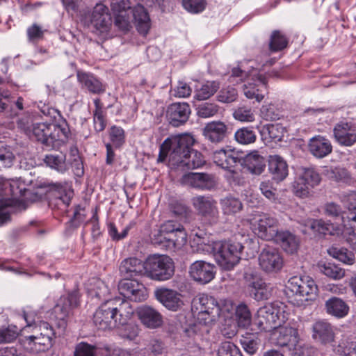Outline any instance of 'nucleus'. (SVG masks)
<instances>
[{
	"instance_id": "393cba45",
	"label": "nucleus",
	"mask_w": 356,
	"mask_h": 356,
	"mask_svg": "<svg viewBox=\"0 0 356 356\" xmlns=\"http://www.w3.org/2000/svg\"><path fill=\"white\" fill-rule=\"evenodd\" d=\"M91 24L100 33L108 31L111 25V17L106 6L102 3L96 4L92 13Z\"/></svg>"
},
{
	"instance_id": "4c0bfd02",
	"label": "nucleus",
	"mask_w": 356,
	"mask_h": 356,
	"mask_svg": "<svg viewBox=\"0 0 356 356\" xmlns=\"http://www.w3.org/2000/svg\"><path fill=\"white\" fill-rule=\"evenodd\" d=\"M259 85L255 83L248 82L243 86V91L245 96L250 99H254L256 102H260L263 100L264 95L262 93V88H266L265 78L261 75L258 76Z\"/></svg>"
},
{
	"instance_id": "f8f14e48",
	"label": "nucleus",
	"mask_w": 356,
	"mask_h": 356,
	"mask_svg": "<svg viewBox=\"0 0 356 356\" xmlns=\"http://www.w3.org/2000/svg\"><path fill=\"white\" fill-rule=\"evenodd\" d=\"M192 204L202 220L209 225H213L219 221V211L216 202L209 196L198 195L193 197Z\"/></svg>"
},
{
	"instance_id": "1a4fd4ad",
	"label": "nucleus",
	"mask_w": 356,
	"mask_h": 356,
	"mask_svg": "<svg viewBox=\"0 0 356 356\" xmlns=\"http://www.w3.org/2000/svg\"><path fill=\"white\" fill-rule=\"evenodd\" d=\"M342 223L346 241L356 251V192H351L346 197Z\"/></svg>"
},
{
	"instance_id": "774afa93",
	"label": "nucleus",
	"mask_w": 356,
	"mask_h": 356,
	"mask_svg": "<svg viewBox=\"0 0 356 356\" xmlns=\"http://www.w3.org/2000/svg\"><path fill=\"white\" fill-rule=\"evenodd\" d=\"M291 356H312L315 350L314 348L305 344H300L299 341L298 343L292 347Z\"/></svg>"
},
{
	"instance_id": "09e8293b",
	"label": "nucleus",
	"mask_w": 356,
	"mask_h": 356,
	"mask_svg": "<svg viewBox=\"0 0 356 356\" xmlns=\"http://www.w3.org/2000/svg\"><path fill=\"white\" fill-rule=\"evenodd\" d=\"M218 88L219 84L217 82L207 81L196 90L195 98L200 101L206 100L213 96Z\"/></svg>"
},
{
	"instance_id": "c85d7f7f",
	"label": "nucleus",
	"mask_w": 356,
	"mask_h": 356,
	"mask_svg": "<svg viewBox=\"0 0 356 356\" xmlns=\"http://www.w3.org/2000/svg\"><path fill=\"white\" fill-rule=\"evenodd\" d=\"M273 241L291 254L296 253L300 246L298 237L289 231H279Z\"/></svg>"
},
{
	"instance_id": "a19ab883",
	"label": "nucleus",
	"mask_w": 356,
	"mask_h": 356,
	"mask_svg": "<svg viewBox=\"0 0 356 356\" xmlns=\"http://www.w3.org/2000/svg\"><path fill=\"white\" fill-rule=\"evenodd\" d=\"M240 343L243 350L250 355L256 354L261 346V341L255 333L247 332L242 335Z\"/></svg>"
},
{
	"instance_id": "473e14b6",
	"label": "nucleus",
	"mask_w": 356,
	"mask_h": 356,
	"mask_svg": "<svg viewBox=\"0 0 356 356\" xmlns=\"http://www.w3.org/2000/svg\"><path fill=\"white\" fill-rule=\"evenodd\" d=\"M313 338L322 343L333 342L334 333L331 325L325 321H317L313 325Z\"/></svg>"
},
{
	"instance_id": "72a5a7b5",
	"label": "nucleus",
	"mask_w": 356,
	"mask_h": 356,
	"mask_svg": "<svg viewBox=\"0 0 356 356\" xmlns=\"http://www.w3.org/2000/svg\"><path fill=\"white\" fill-rule=\"evenodd\" d=\"M309 149L314 156L323 158L332 152V146L327 139L318 136L310 140Z\"/></svg>"
},
{
	"instance_id": "f03ea898",
	"label": "nucleus",
	"mask_w": 356,
	"mask_h": 356,
	"mask_svg": "<svg viewBox=\"0 0 356 356\" xmlns=\"http://www.w3.org/2000/svg\"><path fill=\"white\" fill-rule=\"evenodd\" d=\"M193 136L188 134L172 135L167 138L161 145L158 162H164L168 158L171 166L177 165L178 161L184 158L195 143Z\"/></svg>"
},
{
	"instance_id": "aec40b11",
	"label": "nucleus",
	"mask_w": 356,
	"mask_h": 356,
	"mask_svg": "<svg viewBox=\"0 0 356 356\" xmlns=\"http://www.w3.org/2000/svg\"><path fill=\"white\" fill-rule=\"evenodd\" d=\"M254 233L261 239L272 241L278 230V221L276 218L264 215L253 225Z\"/></svg>"
},
{
	"instance_id": "6e6d98bb",
	"label": "nucleus",
	"mask_w": 356,
	"mask_h": 356,
	"mask_svg": "<svg viewBox=\"0 0 356 356\" xmlns=\"http://www.w3.org/2000/svg\"><path fill=\"white\" fill-rule=\"evenodd\" d=\"M109 137L115 148H120L125 143V134L124 129L118 126L113 125L109 129Z\"/></svg>"
},
{
	"instance_id": "7c9ffc66",
	"label": "nucleus",
	"mask_w": 356,
	"mask_h": 356,
	"mask_svg": "<svg viewBox=\"0 0 356 356\" xmlns=\"http://www.w3.org/2000/svg\"><path fill=\"white\" fill-rule=\"evenodd\" d=\"M337 141L344 146H351L356 142V131L348 123L337 124L334 128Z\"/></svg>"
},
{
	"instance_id": "5fc2aeb1",
	"label": "nucleus",
	"mask_w": 356,
	"mask_h": 356,
	"mask_svg": "<svg viewBox=\"0 0 356 356\" xmlns=\"http://www.w3.org/2000/svg\"><path fill=\"white\" fill-rule=\"evenodd\" d=\"M260 115L264 120L267 121L277 120L282 116L281 111L273 104L262 106Z\"/></svg>"
},
{
	"instance_id": "a18cd8bd",
	"label": "nucleus",
	"mask_w": 356,
	"mask_h": 356,
	"mask_svg": "<svg viewBox=\"0 0 356 356\" xmlns=\"http://www.w3.org/2000/svg\"><path fill=\"white\" fill-rule=\"evenodd\" d=\"M15 160L13 149L10 146L0 143V170L11 168Z\"/></svg>"
},
{
	"instance_id": "338daca9",
	"label": "nucleus",
	"mask_w": 356,
	"mask_h": 356,
	"mask_svg": "<svg viewBox=\"0 0 356 356\" xmlns=\"http://www.w3.org/2000/svg\"><path fill=\"white\" fill-rule=\"evenodd\" d=\"M233 116L236 120L241 122H253L254 120L253 111L246 107L238 108L234 111Z\"/></svg>"
},
{
	"instance_id": "79ce46f5",
	"label": "nucleus",
	"mask_w": 356,
	"mask_h": 356,
	"mask_svg": "<svg viewBox=\"0 0 356 356\" xmlns=\"http://www.w3.org/2000/svg\"><path fill=\"white\" fill-rule=\"evenodd\" d=\"M220 206L225 215H234L243 209V204L239 199L232 196L221 199Z\"/></svg>"
},
{
	"instance_id": "b1692460",
	"label": "nucleus",
	"mask_w": 356,
	"mask_h": 356,
	"mask_svg": "<svg viewBox=\"0 0 356 356\" xmlns=\"http://www.w3.org/2000/svg\"><path fill=\"white\" fill-rule=\"evenodd\" d=\"M267 163L268 170L273 180L278 183L287 177L289 166L283 157L277 154L269 155Z\"/></svg>"
},
{
	"instance_id": "052dcab7",
	"label": "nucleus",
	"mask_w": 356,
	"mask_h": 356,
	"mask_svg": "<svg viewBox=\"0 0 356 356\" xmlns=\"http://www.w3.org/2000/svg\"><path fill=\"white\" fill-rule=\"evenodd\" d=\"M320 270L327 277L334 280H339L345 275V272L342 268L332 263H327L320 266Z\"/></svg>"
},
{
	"instance_id": "3c124183",
	"label": "nucleus",
	"mask_w": 356,
	"mask_h": 356,
	"mask_svg": "<svg viewBox=\"0 0 356 356\" xmlns=\"http://www.w3.org/2000/svg\"><path fill=\"white\" fill-rule=\"evenodd\" d=\"M234 138L238 143L248 145L254 143L257 136L252 128L243 127L236 131Z\"/></svg>"
},
{
	"instance_id": "864d4df0",
	"label": "nucleus",
	"mask_w": 356,
	"mask_h": 356,
	"mask_svg": "<svg viewBox=\"0 0 356 356\" xmlns=\"http://www.w3.org/2000/svg\"><path fill=\"white\" fill-rule=\"evenodd\" d=\"M133 315L129 317L126 323L123 325H119L116 327L121 329L120 335L123 338L128 339L129 340H134L138 334V325L131 321Z\"/></svg>"
},
{
	"instance_id": "bf43d9fd",
	"label": "nucleus",
	"mask_w": 356,
	"mask_h": 356,
	"mask_svg": "<svg viewBox=\"0 0 356 356\" xmlns=\"http://www.w3.org/2000/svg\"><path fill=\"white\" fill-rule=\"evenodd\" d=\"M311 187L299 176L292 184L293 194L300 198L307 197L310 194Z\"/></svg>"
},
{
	"instance_id": "4468645a",
	"label": "nucleus",
	"mask_w": 356,
	"mask_h": 356,
	"mask_svg": "<svg viewBox=\"0 0 356 356\" xmlns=\"http://www.w3.org/2000/svg\"><path fill=\"white\" fill-rule=\"evenodd\" d=\"M272 331V342L276 346L286 347L289 350H291L300 339L298 330L292 327L278 326Z\"/></svg>"
},
{
	"instance_id": "0eeeda50",
	"label": "nucleus",
	"mask_w": 356,
	"mask_h": 356,
	"mask_svg": "<svg viewBox=\"0 0 356 356\" xmlns=\"http://www.w3.org/2000/svg\"><path fill=\"white\" fill-rule=\"evenodd\" d=\"M243 246L236 241L214 242L213 251L218 265L226 270H232L240 261Z\"/></svg>"
},
{
	"instance_id": "412c9836",
	"label": "nucleus",
	"mask_w": 356,
	"mask_h": 356,
	"mask_svg": "<svg viewBox=\"0 0 356 356\" xmlns=\"http://www.w3.org/2000/svg\"><path fill=\"white\" fill-rule=\"evenodd\" d=\"M154 296L156 300L169 310L176 312L184 305L182 295L173 289L158 288L154 291Z\"/></svg>"
},
{
	"instance_id": "603ef678",
	"label": "nucleus",
	"mask_w": 356,
	"mask_h": 356,
	"mask_svg": "<svg viewBox=\"0 0 356 356\" xmlns=\"http://www.w3.org/2000/svg\"><path fill=\"white\" fill-rule=\"evenodd\" d=\"M236 316L239 327H246L251 323V313L244 303L239 304L236 308Z\"/></svg>"
},
{
	"instance_id": "f3484780",
	"label": "nucleus",
	"mask_w": 356,
	"mask_h": 356,
	"mask_svg": "<svg viewBox=\"0 0 356 356\" xmlns=\"http://www.w3.org/2000/svg\"><path fill=\"white\" fill-rule=\"evenodd\" d=\"M241 153L235 149H220L212 155L214 163L232 174L236 173L234 168L239 164Z\"/></svg>"
},
{
	"instance_id": "7ed1b4c3",
	"label": "nucleus",
	"mask_w": 356,
	"mask_h": 356,
	"mask_svg": "<svg viewBox=\"0 0 356 356\" xmlns=\"http://www.w3.org/2000/svg\"><path fill=\"white\" fill-rule=\"evenodd\" d=\"M285 294L289 302L300 307L305 305L306 302L316 300L318 295V286L314 280L309 277L294 276L288 281Z\"/></svg>"
},
{
	"instance_id": "a211bd4d",
	"label": "nucleus",
	"mask_w": 356,
	"mask_h": 356,
	"mask_svg": "<svg viewBox=\"0 0 356 356\" xmlns=\"http://www.w3.org/2000/svg\"><path fill=\"white\" fill-rule=\"evenodd\" d=\"M216 266L203 260L193 262L189 268L191 278L200 284L209 283L215 277Z\"/></svg>"
},
{
	"instance_id": "de8ad7c7",
	"label": "nucleus",
	"mask_w": 356,
	"mask_h": 356,
	"mask_svg": "<svg viewBox=\"0 0 356 356\" xmlns=\"http://www.w3.org/2000/svg\"><path fill=\"white\" fill-rule=\"evenodd\" d=\"M327 252L330 256L345 264H353L355 261L354 254L345 248L332 246L327 250Z\"/></svg>"
},
{
	"instance_id": "cd10ccee",
	"label": "nucleus",
	"mask_w": 356,
	"mask_h": 356,
	"mask_svg": "<svg viewBox=\"0 0 356 356\" xmlns=\"http://www.w3.org/2000/svg\"><path fill=\"white\" fill-rule=\"evenodd\" d=\"M181 182L182 184L200 189H209L213 184L212 176L207 173L184 174L181 179Z\"/></svg>"
},
{
	"instance_id": "49530a36",
	"label": "nucleus",
	"mask_w": 356,
	"mask_h": 356,
	"mask_svg": "<svg viewBox=\"0 0 356 356\" xmlns=\"http://www.w3.org/2000/svg\"><path fill=\"white\" fill-rule=\"evenodd\" d=\"M325 175L330 180L337 182H348L351 176L350 172L343 167H331L325 170Z\"/></svg>"
},
{
	"instance_id": "0e129e2a",
	"label": "nucleus",
	"mask_w": 356,
	"mask_h": 356,
	"mask_svg": "<svg viewBox=\"0 0 356 356\" xmlns=\"http://www.w3.org/2000/svg\"><path fill=\"white\" fill-rule=\"evenodd\" d=\"M218 356H243L238 348L230 341L221 343L218 350Z\"/></svg>"
},
{
	"instance_id": "e2e57ef3",
	"label": "nucleus",
	"mask_w": 356,
	"mask_h": 356,
	"mask_svg": "<svg viewBox=\"0 0 356 356\" xmlns=\"http://www.w3.org/2000/svg\"><path fill=\"white\" fill-rule=\"evenodd\" d=\"M96 346L82 341L76 345L73 356H96Z\"/></svg>"
},
{
	"instance_id": "c03bdc74",
	"label": "nucleus",
	"mask_w": 356,
	"mask_h": 356,
	"mask_svg": "<svg viewBox=\"0 0 356 356\" xmlns=\"http://www.w3.org/2000/svg\"><path fill=\"white\" fill-rule=\"evenodd\" d=\"M306 226L309 227L314 233L320 235L333 234V225L325 222L321 219H308L306 221Z\"/></svg>"
},
{
	"instance_id": "6ab92c4d",
	"label": "nucleus",
	"mask_w": 356,
	"mask_h": 356,
	"mask_svg": "<svg viewBox=\"0 0 356 356\" xmlns=\"http://www.w3.org/2000/svg\"><path fill=\"white\" fill-rule=\"evenodd\" d=\"M229 134L228 125L220 120L207 123L202 129V135L209 142L219 144L225 140Z\"/></svg>"
},
{
	"instance_id": "9d476101",
	"label": "nucleus",
	"mask_w": 356,
	"mask_h": 356,
	"mask_svg": "<svg viewBox=\"0 0 356 356\" xmlns=\"http://www.w3.org/2000/svg\"><path fill=\"white\" fill-rule=\"evenodd\" d=\"M79 305V297L76 291L62 296L54 308L57 326L65 330L73 316V310Z\"/></svg>"
},
{
	"instance_id": "e433bc0d",
	"label": "nucleus",
	"mask_w": 356,
	"mask_h": 356,
	"mask_svg": "<svg viewBox=\"0 0 356 356\" xmlns=\"http://www.w3.org/2000/svg\"><path fill=\"white\" fill-rule=\"evenodd\" d=\"M284 128L279 124L264 125L260 130L262 140L266 143L281 141L284 136Z\"/></svg>"
},
{
	"instance_id": "680f3d73",
	"label": "nucleus",
	"mask_w": 356,
	"mask_h": 356,
	"mask_svg": "<svg viewBox=\"0 0 356 356\" xmlns=\"http://www.w3.org/2000/svg\"><path fill=\"white\" fill-rule=\"evenodd\" d=\"M216 97L217 100L221 103L229 104L237 99L238 92L234 87L228 86L222 88Z\"/></svg>"
},
{
	"instance_id": "a878e982",
	"label": "nucleus",
	"mask_w": 356,
	"mask_h": 356,
	"mask_svg": "<svg viewBox=\"0 0 356 356\" xmlns=\"http://www.w3.org/2000/svg\"><path fill=\"white\" fill-rule=\"evenodd\" d=\"M120 272L125 278L145 276V260L142 261L136 257L125 259L120 266Z\"/></svg>"
},
{
	"instance_id": "5701e85b",
	"label": "nucleus",
	"mask_w": 356,
	"mask_h": 356,
	"mask_svg": "<svg viewBox=\"0 0 356 356\" xmlns=\"http://www.w3.org/2000/svg\"><path fill=\"white\" fill-rule=\"evenodd\" d=\"M17 182L13 181L12 184L8 180L0 177V225H3L10 220V212L13 210V208L2 199L3 193L9 187L13 195H22V190L19 189L18 187L15 188Z\"/></svg>"
},
{
	"instance_id": "ea45409f",
	"label": "nucleus",
	"mask_w": 356,
	"mask_h": 356,
	"mask_svg": "<svg viewBox=\"0 0 356 356\" xmlns=\"http://www.w3.org/2000/svg\"><path fill=\"white\" fill-rule=\"evenodd\" d=\"M43 161L47 166L58 172H64L68 169V164L66 163V156L62 152L47 154Z\"/></svg>"
},
{
	"instance_id": "58836bf2",
	"label": "nucleus",
	"mask_w": 356,
	"mask_h": 356,
	"mask_svg": "<svg viewBox=\"0 0 356 356\" xmlns=\"http://www.w3.org/2000/svg\"><path fill=\"white\" fill-rule=\"evenodd\" d=\"M327 312L338 318H342L348 313L349 307L341 298L333 297L325 302Z\"/></svg>"
},
{
	"instance_id": "8fccbe9b",
	"label": "nucleus",
	"mask_w": 356,
	"mask_h": 356,
	"mask_svg": "<svg viewBox=\"0 0 356 356\" xmlns=\"http://www.w3.org/2000/svg\"><path fill=\"white\" fill-rule=\"evenodd\" d=\"M95 109L93 112L94 127L96 131H102L106 127V121L104 115L103 105L100 99H94Z\"/></svg>"
},
{
	"instance_id": "f257e3e1",
	"label": "nucleus",
	"mask_w": 356,
	"mask_h": 356,
	"mask_svg": "<svg viewBox=\"0 0 356 356\" xmlns=\"http://www.w3.org/2000/svg\"><path fill=\"white\" fill-rule=\"evenodd\" d=\"M134 312L129 302L115 297L105 300L99 307L93 315V323L99 330H111L126 323Z\"/></svg>"
},
{
	"instance_id": "bb28decb",
	"label": "nucleus",
	"mask_w": 356,
	"mask_h": 356,
	"mask_svg": "<svg viewBox=\"0 0 356 356\" xmlns=\"http://www.w3.org/2000/svg\"><path fill=\"white\" fill-rule=\"evenodd\" d=\"M239 164L249 172L254 175H261L265 169V159L257 152H252L245 156H240Z\"/></svg>"
},
{
	"instance_id": "c756f323",
	"label": "nucleus",
	"mask_w": 356,
	"mask_h": 356,
	"mask_svg": "<svg viewBox=\"0 0 356 356\" xmlns=\"http://www.w3.org/2000/svg\"><path fill=\"white\" fill-rule=\"evenodd\" d=\"M137 314L142 323L148 328L159 327L163 323L161 314L151 307H141L138 309Z\"/></svg>"
},
{
	"instance_id": "13d9d810",
	"label": "nucleus",
	"mask_w": 356,
	"mask_h": 356,
	"mask_svg": "<svg viewBox=\"0 0 356 356\" xmlns=\"http://www.w3.org/2000/svg\"><path fill=\"white\" fill-rule=\"evenodd\" d=\"M196 110L200 118H207L216 115L219 111V106L214 103L204 102L199 104Z\"/></svg>"
},
{
	"instance_id": "6e6552de",
	"label": "nucleus",
	"mask_w": 356,
	"mask_h": 356,
	"mask_svg": "<svg viewBox=\"0 0 356 356\" xmlns=\"http://www.w3.org/2000/svg\"><path fill=\"white\" fill-rule=\"evenodd\" d=\"M192 311L197 314L199 323L209 325L220 316L218 301L213 296L199 294L192 301Z\"/></svg>"
},
{
	"instance_id": "39448f33",
	"label": "nucleus",
	"mask_w": 356,
	"mask_h": 356,
	"mask_svg": "<svg viewBox=\"0 0 356 356\" xmlns=\"http://www.w3.org/2000/svg\"><path fill=\"white\" fill-rule=\"evenodd\" d=\"M56 337L53 327L47 322H41L34 334L19 337V342L26 350L38 353L49 350Z\"/></svg>"
},
{
	"instance_id": "dca6fc26",
	"label": "nucleus",
	"mask_w": 356,
	"mask_h": 356,
	"mask_svg": "<svg viewBox=\"0 0 356 356\" xmlns=\"http://www.w3.org/2000/svg\"><path fill=\"white\" fill-rule=\"evenodd\" d=\"M275 312V305L267 304L260 307L254 319V325H256L260 331L270 332L277 328L278 319Z\"/></svg>"
},
{
	"instance_id": "423d86ee",
	"label": "nucleus",
	"mask_w": 356,
	"mask_h": 356,
	"mask_svg": "<svg viewBox=\"0 0 356 356\" xmlns=\"http://www.w3.org/2000/svg\"><path fill=\"white\" fill-rule=\"evenodd\" d=\"M175 274V264L166 254H154L145 259V277L154 281H166Z\"/></svg>"
},
{
	"instance_id": "9b49d317",
	"label": "nucleus",
	"mask_w": 356,
	"mask_h": 356,
	"mask_svg": "<svg viewBox=\"0 0 356 356\" xmlns=\"http://www.w3.org/2000/svg\"><path fill=\"white\" fill-rule=\"evenodd\" d=\"M244 280L247 284L250 296L257 301L269 299L273 292V286L266 283L257 273L245 272Z\"/></svg>"
},
{
	"instance_id": "20e7f679",
	"label": "nucleus",
	"mask_w": 356,
	"mask_h": 356,
	"mask_svg": "<svg viewBox=\"0 0 356 356\" xmlns=\"http://www.w3.org/2000/svg\"><path fill=\"white\" fill-rule=\"evenodd\" d=\"M70 134L67 126L62 127L54 122H37L32 124L31 137L48 148L54 149L65 143Z\"/></svg>"
},
{
	"instance_id": "2eb2a0df",
	"label": "nucleus",
	"mask_w": 356,
	"mask_h": 356,
	"mask_svg": "<svg viewBox=\"0 0 356 356\" xmlns=\"http://www.w3.org/2000/svg\"><path fill=\"white\" fill-rule=\"evenodd\" d=\"M283 258L278 250L274 248H266L259 256V264L266 273H277L283 266Z\"/></svg>"
},
{
	"instance_id": "2f4dec72",
	"label": "nucleus",
	"mask_w": 356,
	"mask_h": 356,
	"mask_svg": "<svg viewBox=\"0 0 356 356\" xmlns=\"http://www.w3.org/2000/svg\"><path fill=\"white\" fill-rule=\"evenodd\" d=\"M204 163L205 160L202 154L191 147L189 152H186L184 155V158H181V161H178L177 165L173 167L181 170H193L202 167Z\"/></svg>"
},
{
	"instance_id": "4d7b16f0",
	"label": "nucleus",
	"mask_w": 356,
	"mask_h": 356,
	"mask_svg": "<svg viewBox=\"0 0 356 356\" xmlns=\"http://www.w3.org/2000/svg\"><path fill=\"white\" fill-rule=\"evenodd\" d=\"M301 177L311 188L318 186L321 177L314 168H303L302 172L298 175Z\"/></svg>"
},
{
	"instance_id": "4be33fe9",
	"label": "nucleus",
	"mask_w": 356,
	"mask_h": 356,
	"mask_svg": "<svg viewBox=\"0 0 356 356\" xmlns=\"http://www.w3.org/2000/svg\"><path fill=\"white\" fill-rule=\"evenodd\" d=\"M191 114V107L187 103H173L167 109L166 116L169 123L178 127L184 124Z\"/></svg>"
},
{
	"instance_id": "37998d69",
	"label": "nucleus",
	"mask_w": 356,
	"mask_h": 356,
	"mask_svg": "<svg viewBox=\"0 0 356 356\" xmlns=\"http://www.w3.org/2000/svg\"><path fill=\"white\" fill-rule=\"evenodd\" d=\"M288 42V38L282 31L275 30L270 37L269 49L272 52L282 51L287 47Z\"/></svg>"
},
{
	"instance_id": "c9c22d12",
	"label": "nucleus",
	"mask_w": 356,
	"mask_h": 356,
	"mask_svg": "<svg viewBox=\"0 0 356 356\" xmlns=\"http://www.w3.org/2000/svg\"><path fill=\"white\" fill-rule=\"evenodd\" d=\"M133 16L138 31L146 35L150 28V19L144 6L138 4L133 10Z\"/></svg>"
},
{
	"instance_id": "ddd939ff",
	"label": "nucleus",
	"mask_w": 356,
	"mask_h": 356,
	"mask_svg": "<svg viewBox=\"0 0 356 356\" xmlns=\"http://www.w3.org/2000/svg\"><path fill=\"white\" fill-rule=\"evenodd\" d=\"M118 290L124 298L134 302H141L147 297V289L145 286L136 280L124 278L118 284Z\"/></svg>"
},
{
	"instance_id": "f704fd0d",
	"label": "nucleus",
	"mask_w": 356,
	"mask_h": 356,
	"mask_svg": "<svg viewBox=\"0 0 356 356\" xmlns=\"http://www.w3.org/2000/svg\"><path fill=\"white\" fill-rule=\"evenodd\" d=\"M77 79L91 93L101 94L106 90L102 83L91 74L78 72Z\"/></svg>"
},
{
	"instance_id": "69168bd1",
	"label": "nucleus",
	"mask_w": 356,
	"mask_h": 356,
	"mask_svg": "<svg viewBox=\"0 0 356 356\" xmlns=\"http://www.w3.org/2000/svg\"><path fill=\"white\" fill-rule=\"evenodd\" d=\"M18 332L16 326L0 328V343L12 342L17 337Z\"/></svg>"
}]
</instances>
